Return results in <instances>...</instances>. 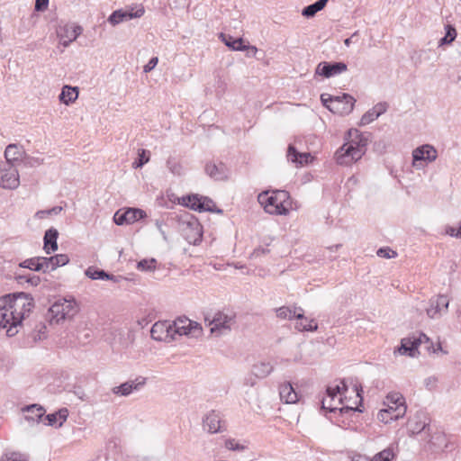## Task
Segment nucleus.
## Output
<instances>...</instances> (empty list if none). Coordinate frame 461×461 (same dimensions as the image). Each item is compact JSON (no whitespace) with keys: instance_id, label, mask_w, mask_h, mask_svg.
<instances>
[{"instance_id":"4468645a","label":"nucleus","mask_w":461,"mask_h":461,"mask_svg":"<svg viewBox=\"0 0 461 461\" xmlns=\"http://www.w3.org/2000/svg\"><path fill=\"white\" fill-rule=\"evenodd\" d=\"M147 378L139 376L135 380L127 381L122 383L119 386H115L112 389L113 393L121 396H128L133 391H138L145 385Z\"/></svg>"},{"instance_id":"6e6d98bb","label":"nucleus","mask_w":461,"mask_h":461,"mask_svg":"<svg viewBox=\"0 0 461 461\" xmlns=\"http://www.w3.org/2000/svg\"><path fill=\"white\" fill-rule=\"evenodd\" d=\"M225 447L226 448L230 450H243L244 447L235 441V439L230 438L225 441Z\"/></svg>"},{"instance_id":"9d476101","label":"nucleus","mask_w":461,"mask_h":461,"mask_svg":"<svg viewBox=\"0 0 461 461\" xmlns=\"http://www.w3.org/2000/svg\"><path fill=\"white\" fill-rule=\"evenodd\" d=\"M356 99L349 94L337 95L333 104H330L329 110L340 116L348 115L354 109Z\"/></svg>"},{"instance_id":"79ce46f5","label":"nucleus","mask_w":461,"mask_h":461,"mask_svg":"<svg viewBox=\"0 0 461 461\" xmlns=\"http://www.w3.org/2000/svg\"><path fill=\"white\" fill-rule=\"evenodd\" d=\"M445 30V36L442 37L438 41L439 46L450 44L452 41H455L456 37V31L454 26L447 24L446 25Z\"/></svg>"},{"instance_id":"c85d7f7f","label":"nucleus","mask_w":461,"mask_h":461,"mask_svg":"<svg viewBox=\"0 0 461 461\" xmlns=\"http://www.w3.org/2000/svg\"><path fill=\"white\" fill-rule=\"evenodd\" d=\"M221 422L220 413L215 411H212L203 420V426L207 428L209 432L216 433L221 430Z\"/></svg>"},{"instance_id":"7ed1b4c3","label":"nucleus","mask_w":461,"mask_h":461,"mask_svg":"<svg viewBox=\"0 0 461 461\" xmlns=\"http://www.w3.org/2000/svg\"><path fill=\"white\" fill-rule=\"evenodd\" d=\"M78 310L74 297L59 298L49 308L46 318L50 324H59L65 320L72 319Z\"/></svg>"},{"instance_id":"69168bd1","label":"nucleus","mask_w":461,"mask_h":461,"mask_svg":"<svg viewBox=\"0 0 461 461\" xmlns=\"http://www.w3.org/2000/svg\"><path fill=\"white\" fill-rule=\"evenodd\" d=\"M25 162L29 164L31 167L39 166L42 163V159L38 158H27Z\"/></svg>"},{"instance_id":"a18cd8bd","label":"nucleus","mask_w":461,"mask_h":461,"mask_svg":"<svg viewBox=\"0 0 461 461\" xmlns=\"http://www.w3.org/2000/svg\"><path fill=\"white\" fill-rule=\"evenodd\" d=\"M156 267L157 260L155 258H145L137 263V268L144 272L153 271Z\"/></svg>"},{"instance_id":"603ef678","label":"nucleus","mask_w":461,"mask_h":461,"mask_svg":"<svg viewBox=\"0 0 461 461\" xmlns=\"http://www.w3.org/2000/svg\"><path fill=\"white\" fill-rule=\"evenodd\" d=\"M391 411H392V410H390V409L389 410H381L377 415L378 420L384 423H388L390 420H395L394 414L389 417V415L391 414Z\"/></svg>"},{"instance_id":"ea45409f","label":"nucleus","mask_w":461,"mask_h":461,"mask_svg":"<svg viewBox=\"0 0 461 461\" xmlns=\"http://www.w3.org/2000/svg\"><path fill=\"white\" fill-rule=\"evenodd\" d=\"M57 34L60 40V44L63 45L65 48L68 47L69 44L75 41L71 39L69 24H66L62 27H59L57 31Z\"/></svg>"},{"instance_id":"49530a36","label":"nucleus","mask_w":461,"mask_h":461,"mask_svg":"<svg viewBox=\"0 0 461 461\" xmlns=\"http://www.w3.org/2000/svg\"><path fill=\"white\" fill-rule=\"evenodd\" d=\"M167 167L175 176H181L183 174V167L176 158H168L167 160Z\"/></svg>"},{"instance_id":"dca6fc26","label":"nucleus","mask_w":461,"mask_h":461,"mask_svg":"<svg viewBox=\"0 0 461 461\" xmlns=\"http://www.w3.org/2000/svg\"><path fill=\"white\" fill-rule=\"evenodd\" d=\"M150 336L158 341L167 340L168 338L174 339L173 330L170 322L158 321L151 327Z\"/></svg>"},{"instance_id":"58836bf2","label":"nucleus","mask_w":461,"mask_h":461,"mask_svg":"<svg viewBox=\"0 0 461 461\" xmlns=\"http://www.w3.org/2000/svg\"><path fill=\"white\" fill-rule=\"evenodd\" d=\"M415 341L419 343V347L422 344H425V348L429 352L432 350L433 353L437 352V350H442L441 345L438 343L437 348H434L433 343L430 341L429 338L422 333L420 332L418 336H413Z\"/></svg>"},{"instance_id":"4be33fe9","label":"nucleus","mask_w":461,"mask_h":461,"mask_svg":"<svg viewBox=\"0 0 461 461\" xmlns=\"http://www.w3.org/2000/svg\"><path fill=\"white\" fill-rule=\"evenodd\" d=\"M24 418L28 421L41 422L46 412L45 409L39 404H31L23 409Z\"/></svg>"},{"instance_id":"8fccbe9b","label":"nucleus","mask_w":461,"mask_h":461,"mask_svg":"<svg viewBox=\"0 0 461 461\" xmlns=\"http://www.w3.org/2000/svg\"><path fill=\"white\" fill-rule=\"evenodd\" d=\"M377 118H378L377 113H375V111L371 108L362 115V117L360 119L359 125L360 126L367 125L370 122L376 120Z\"/></svg>"},{"instance_id":"f3484780","label":"nucleus","mask_w":461,"mask_h":461,"mask_svg":"<svg viewBox=\"0 0 461 461\" xmlns=\"http://www.w3.org/2000/svg\"><path fill=\"white\" fill-rule=\"evenodd\" d=\"M205 172L210 177L218 181L225 180L229 176V168L222 162H219L217 164L212 162L207 163L205 166Z\"/></svg>"},{"instance_id":"cd10ccee","label":"nucleus","mask_w":461,"mask_h":461,"mask_svg":"<svg viewBox=\"0 0 461 461\" xmlns=\"http://www.w3.org/2000/svg\"><path fill=\"white\" fill-rule=\"evenodd\" d=\"M279 395L281 401L288 404L295 403L299 400L297 393L289 382L284 383L280 385Z\"/></svg>"},{"instance_id":"7c9ffc66","label":"nucleus","mask_w":461,"mask_h":461,"mask_svg":"<svg viewBox=\"0 0 461 461\" xmlns=\"http://www.w3.org/2000/svg\"><path fill=\"white\" fill-rule=\"evenodd\" d=\"M220 38L224 44L232 50H245L249 48L242 38H234L229 34L220 33Z\"/></svg>"},{"instance_id":"680f3d73","label":"nucleus","mask_w":461,"mask_h":461,"mask_svg":"<svg viewBox=\"0 0 461 461\" xmlns=\"http://www.w3.org/2000/svg\"><path fill=\"white\" fill-rule=\"evenodd\" d=\"M83 28L80 25H70L71 39L77 40V38L82 33Z\"/></svg>"},{"instance_id":"0e129e2a","label":"nucleus","mask_w":461,"mask_h":461,"mask_svg":"<svg viewBox=\"0 0 461 461\" xmlns=\"http://www.w3.org/2000/svg\"><path fill=\"white\" fill-rule=\"evenodd\" d=\"M26 283L31 284L32 286H37L41 283V278L39 276L29 274Z\"/></svg>"},{"instance_id":"bf43d9fd","label":"nucleus","mask_w":461,"mask_h":461,"mask_svg":"<svg viewBox=\"0 0 461 461\" xmlns=\"http://www.w3.org/2000/svg\"><path fill=\"white\" fill-rule=\"evenodd\" d=\"M158 62V57H152L149 62L143 67V71L149 73L155 68Z\"/></svg>"},{"instance_id":"9b49d317","label":"nucleus","mask_w":461,"mask_h":461,"mask_svg":"<svg viewBox=\"0 0 461 461\" xmlns=\"http://www.w3.org/2000/svg\"><path fill=\"white\" fill-rule=\"evenodd\" d=\"M348 70V66L342 61H321L315 68V75L321 76L325 78L335 77Z\"/></svg>"},{"instance_id":"f704fd0d","label":"nucleus","mask_w":461,"mask_h":461,"mask_svg":"<svg viewBox=\"0 0 461 461\" xmlns=\"http://www.w3.org/2000/svg\"><path fill=\"white\" fill-rule=\"evenodd\" d=\"M329 0H317L313 4H311L307 6H305L302 10V15L306 18H312L315 16V14L321 11L327 5Z\"/></svg>"},{"instance_id":"72a5a7b5","label":"nucleus","mask_w":461,"mask_h":461,"mask_svg":"<svg viewBox=\"0 0 461 461\" xmlns=\"http://www.w3.org/2000/svg\"><path fill=\"white\" fill-rule=\"evenodd\" d=\"M273 369L269 362H259L253 365L251 372L258 378H265L272 373Z\"/></svg>"},{"instance_id":"bb28decb","label":"nucleus","mask_w":461,"mask_h":461,"mask_svg":"<svg viewBox=\"0 0 461 461\" xmlns=\"http://www.w3.org/2000/svg\"><path fill=\"white\" fill-rule=\"evenodd\" d=\"M419 343H417L413 337L403 338L401 340V345L397 348V351L401 355H406L409 357H415L418 351Z\"/></svg>"},{"instance_id":"a211bd4d","label":"nucleus","mask_w":461,"mask_h":461,"mask_svg":"<svg viewBox=\"0 0 461 461\" xmlns=\"http://www.w3.org/2000/svg\"><path fill=\"white\" fill-rule=\"evenodd\" d=\"M286 157L288 161L300 166L308 165L313 158L311 153L299 152L292 144H290L287 148Z\"/></svg>"},{"instance_id":"13d9d810","label":"nucleus","mask_w":461,"mask_h":461,"mask_svg":"<svg viewBox=\"0 0 461 461\" xmlns=\"http://www.w3.org/2000/svg\"><path fill=\"white\" fill-rule=\"evenodd\" d=\"M335 98L336 96L331 95L330 94H321V101L322 104L328 109L330 107L329 105L333 104Z\"/></svg>"},{"instance_id":"09e8293b","label":"nucleus","mask_w":461,"mask_h":461,"mask_svg":"<svg viewBox=\"0 0 461 461\" xmlns=\"http://www.w3.org/2000/svg\"><path fill=\"white\" fill-rule=\"evenodd\" d=\"M127 213V210L122 211L119 210L115 212L113 216V221L117 225L130 224L129 216Z\"/></svg>"},{"instance_id":"3c124183","label":"nucleus","mask_w":461,"mask_h":461,"mask_svg":"<svg viewBox=\"0 0 461 461\" xmlns=\"http://www.w3.org/2000/svg\"><path fill=\"white\" fill-rule=\"evenodd\" d=\"M202 330L203 329L199 323L190 321V325L187 331L188 336L198 338L202 334Z\"/></svg>"},{"instance_id":"0eeeda50","label":"nucleus","mask_w":461,"mask_h":461,"mask_svg":"<svg viewBox=\"0 0 461 461\" xmlns=\"http://www.w3.org/2000/svg\"><path fill=\"white\" fill-rule=\"evenodd\" d=\"M182 201V204L185 206L200 212H210L220 214L223 212V211L217 208L213 201L207 196H202L199 194H188L186 196H183Z\"/></svg>"},{"instance_id":"c03bdc74","label":"nucleus","mask_w":461,"mask_h":461,"mask_svg":"<svg viewBox=\"0 0 461 461\" xmlns=\"http://www.w3.org/2000/svg\"><path fill=\"white\" fill-rule=\"evenodd\" d=\"M126 210H127V213L130 214L128 216L130 224H132V223L147 217L146 212L142 209L130 207V208H127Z\"/></svg>"},{"instance_id":"b1692460","label":"nucleus","mask_w":461,"mask_h":461,"mask_svg":"<svg viewBox=\"0 0 461 461\" xmlns=\"http://www.w3.org/2000/svg\"><path fill=\"white\" fill-rule=\"evenodd\" d=\"M387 400L395 405V407H390V410L394 413V419L398 420L402 417L406 412L405 401L402 395L399 393H390L387 395Z\"/></svg>"},{"instance_id":"4d7b16f0","label":"nucleus","mask_w":461,"mask_h":461,"mask_svg":"<svg viewBox=\"0 0 461 461\" xmlns=\"http://www.w3.org/2000/svg\"><path fill=\"white\" fill-rule=\"evenodd\" d=\"M372 109L375 113H377V116L379 117L387 111L388 104L385 102L378 103Z\"/></svg>"},{"instance_id":"473e14b6","label":"nucleus","mask_w":461,"mask_h":461,"mask_svg":"<svg viewBox=\"0 0 461 461\" xmlns=\"http://www.w3.org/2000/svg\"><path fill=\"white\" fill-rule=\"evenodd\" d=\"M78 88L77 86H64L59 95V100L65 104H69L77 100Z\"/></svg>"},{"instance_id":"1a4fd4ad","label":"nucleus","mask_w":461,"mask_h":461,"mask_svg":"<svg viewBox=\"0 0 461 461\" xmlns=\"http://www.w3.org/2000/svg\"><path fill=\"white\" fill-rule=\"evenodd\" d=\"M19 185V174L12 162L0 160V186L14 189Z\"/></svg>"},{"instance_id":"2eb2a0df","label":"nucleus","mask_w":461,"mask_h":461,"mask_svg":"<svg viewBox=\"0 0 461 461\" xmlns=\"http://www.w3.org/2000/svg\"><path fill=\"white\" fill-rule=\"evenodd\" d=\"M437 157V149L429 144L421 145L412 151L413 165L418 161L433 162Z\"/></svg>"},{"instance_id":"20e7f679","label":"nucleus","mask_w":461,"mask_h":461,"mask_svg":"<svg viewBox=\"0 0 461 461\" xmlns=\"http://www.w3.org/2000/svg\"><path fill=\"white\" fill-rule=\"evenodd\" d=\"M327 397L321 399V408L330 412H336L339 411V414H351L357 411L362 412L363 411L357 407L345 406L344 399L339 396L340 393V385L337 384L335 387H327Z\"/></svg>"},{"instance_id":"864d4df0","label":"nucleus","mask_w":461,"mask_h":461,"mask_svg":"<svg viewBox=\"0 0 461 461\" xmlns=\"http://www.w3.org/2000/svg\"><path fill=\"white\" fill-rule=\"evenodd\" d=\"M377 256L384 258H392L396 256V252L389 248H380L377 250Z\"/></svg>"},{"instance_id":"052dcab7","label":"nucleus","mask_w":461,"mask_h":461,"mask_svg":"<svg viewBox=\"0 0 461 461\" xmlns=\"http://www.w3.org/2000/svg\"><path fill=\"white\" fill-rule=\"evenodd\" d=\"M49 5V0H36L35 1V11L43 12L47 9Z\"/></svg>"},{"instance_id":"4c0bfd02","label":"nucleus","mask_w":461,"mask_h":461,"mask_svg":"<svg viewBox=\"0 0 461 461\" xmlns=\"http://www.w3.org/2000/svg\"><path fill=\"white\" fill-rule=\"evenodd\" d=\"M21 156V149L15 144H9L5 151V161L12 162L14 164V162H17L20 159Z\"/></svg>"},{"instance_id":"5701e85b","label":"nucleus","mask_w":461,"mask_h":461,"mask_svg":"<svg viewBox=\"0 0 461 461\" xmlns=\"http://www.w3.org/2000/svg\"><path fill=\"white\" fill-rule=\"evenodd\" d=\"M69 261L68 255L59 254L50 258L44 257V273L55 270L59 267L67 265Z\"/></svg>"},{"instance_id":"f8f14e48","label":"nucleus","mask_w":461,"mask_h":461,"mask_svg":"<svg viewBox=\"0 0 461 461\" xmlns=\"http://www.w3.org/2000/svg\"><path fill=\"white\" fill-rule=\"evenodd\" d=\"M408 429L411 434H420L429 431V419L423 411H418L408 421Z\"/></svg>"},{"instance_id":"f03ea898","label":"nucleus","mask_w":461,"mask_h":461,"mask_svg":"<svg viewBox=\"0 0 461 461\" xmlns=\"http://www.w3.org/2000/svg\"><path fill=\"white\" fill-rule=\"evenodd\" d=\"M258 203L266 212L275 215H286L292 206L290 194L285 190L263 191L258 195Z\"/></svg>"},{"instance_id":"f257e3e1","label":"nucleus","mask_w":461,"mask_h":461,"mask_svg":"<svg viewBox=\"0 0 461 461\" xmlns=\"http://www.w3.org/2000/svg\"><path fill=\"white\" fill-rule=\"evenodd\" d=\"M34 299L31 294L16 292L0 297V327L6 329V335L14 337L19 332V328L29 326L30 313L34 308Z\"/></svg>"},{"instance_id":"e433bc0d","label":"nucleus","mask_w":461,"mask_h":461,"mask_svg":"<svg viewBox=\"0 0 461 461\" xmlns=\"http://www.w3.org/2000/svg\"><path fill=\"white\" fill-rule=\"evenodd\" d=\"M190 325V320L186 317L177 318L173 323H171L173 334L187 335L188 328Z\"/></svg>"},{"instance_id":"423d86ee","label":"nucleus","mask_w":461,"mask_h":461,"mask_svg":"<svg viewBox=\"0 0 461 461\" xmlns=\"http://www.w3.org/2000/svg\"><path fill=\"white\" fill-rule=\"evenodd\" d=\"M366 140L359 138L357 141H349L340 147L335 156L336 161L339 165L348 166L355 161H357L365 154Z\"/></svg>"},{"instance_id":"ddd939ff","label":"nucleus","mask_w":461,"mask_h":461,"mask_svg":"<svg viewBox=\"0 0 461 461\" xmlns=\"http://www.w3.org/2000/svg\"><path fill=\"white\" fill-rule=\"evenodd\" d=\"M449 300L446 295H438L429 300V307L427 308V314L429 318L435 319L447 311Z\"/></svg>"},{"instance_id":"c9c22d12","label":"nucleus","mask_w":461,"mask_h":461,"mask_svg":"<svg viewBox=\"0 0 461 461\" xmlns=\"http://www.w3.org/2000/svg\"><path fill=\"white\" fill-rule=\"evenodd\" d=\"M429 443L434 447V450H442L447 447V437L443 432L437 431L432 434L429 439Z\"/></svg>"},{"instance_id":"412c9836","label":"nucleus","mask_w":461,"mask_h":461,"mask_svg":"<svg viewBox=\"0 0 461 461\" xmlns=\"http://www.w3.org/2000/svg\"><path fill=\"white\" fill-rule=\"evenodd\" d=\"M395 457L393 450L390 447L384 448V450L374 455L373 457L367 456L357 454L351 458V461H392Z\"/></svg>"},{"instance_id":"6e6552de","label":"nucleus","mask_w":461,"mask_h":461,"mask_svg":"<svg viewBox=\"0 0 461 461\" xmlns=\"http://www.w3.org/2000/svg\"><path fill=\"white\" fill-rule=\"evenodd\" d=\"M205 321H209L211 333L221 336L230 331L231 326L235 323V315L218 312L214 313L212 320L206 318Z\"/></svg>"},{"instance_id":"2f4dec72","label":"nucleus","mask_w":461,"mask_h":461,"mask_svg":"<svg viewBox=\"0 0 461 461\" xmlns=\"http://www.w3.org/2000/svg\"><path fill=\"white\" fill-rule=\"evenodd\" d=\"M20 267L44 273V257L27 258L19 264Z\"/></svg>"},{"instance_id":"5fc2aeb1","label":"nucleus","mask_w":461,"mask_h":461,"mask_svg":"<svg viewBox=\"0 0 461 461\" xmlns=\"http://www.w3.org/2000/svg\"><path fill=\"white\" fill-rule=\"evenodd\" d=\"M7 461H28V457L24 454L13 452L10 455H5Z\"/></svg>"},{"instance_id":"aec40b11","label":"nucleus","mask_w":461,"mask_h":461,"mask_svg":"<svg viewBox=\"0 0 461 461\" xmlns=\"http://www.w3.org/2000/svg\"><path fill=\"white\" fill-rule=\"evenodd\" d=\"M68 411L67 408H61L59 411L43 416L42 421L45 425L52 427H61L67 420Z\"/></svg>"},{"instance_id":"c756f323","label":"nucleus","mask_w":461,"mask_h":461,"mask_svg":"<svg viewBox=\"0 0 461 461\" xmlns=\"http://www.w3.org/2000/svg\"><path fill=\"white\" fill-rule=\"evenodd\" d=\"M276 316L279 319L285 320V319H293L295 318L297 320H304L305 317L303 315V310L302 308H299V312H296V308L293 310L292 308L288 306H282L277 309H276Z\"/></svg>"},{"instance_id":"de8ad7c7","label":"nucleus","mask_w":461,"mask_h":461,"mask_svg":"<svg viewBox=\"0 0 461 461\" xmlns=\"http://www.w3.org/2000/svg\"><path fill=\"white\" fill-rule=\"evenodd\" d=\"M62 210H63V207H61V206H54L50 209L38 211L35 213V217L39 218V219H44V218L53 215V214L57 215L59 213H60Z\"/></svg>"},{"instance_id":"37998d69","label":"nucleus","mask_w":461,"mask_h":461,"mask_svg":"<svg viewBox=\"0 0 461 461\" xmlns=\"http://www.w3.org/2000/svg\"><path fill=\"white\" fill-rule=\"evenodd\" d=\"M298 321L296 328L301 331H315L318 329V324L313 319L308 320L305 317L304 320Z\"/></svg>"},{"instance_id":"393cba45","label":"nucleus","mask_w":461,"mask_h":461,"mask_svg":"<svg viewBox=\"0 0 461 461\" xmlns=\"http://www.w3.org/2000/svg\"><path fill=\"white\" fill-rule=\"evenodd\" d=\"M58 237L59 231L55 228H50L45 231L43 237V249L47 254H51L58 249Z\"/></svg>"},{"instance_id":"e2e57ef3","label":"nucleus","mask_w":461,"mask_h":461,"mask_svg":"<svg viewBox=\"0 0 461 461\" xmlns=\"http://www.w3.org/2000/svg\"><path fill=\"white\" fill-rule=\"evenodd\" d=\"M269 251L270 250L267 248H261V247H259V248H257V249H254V251L251 254V257L255 258H259L261 256H264V255L269 253Z\"/></svg>"},{"instance_id":"a878e982","label":"nucleus","mask_w":461,"mask_h":461,"mask_svg":"<svg viewBox=\"0 0 461 461\" xmlns=\"http://www.w3.org/2000/svg\"><path fill=\"white\" fill-rule=\"evenodd\" d=\"M85 275L92 280H111L118 282L121 276H113L103 269H99L96 267L91 266L85 271Z\"/></svg>"},{"instance_id":"774afa93","label":"nucleus","mask_w":461,"mask_h":461,"mask_svg":"<svg viewBox=\"0 0 461 461\" xmlns=\"http://www.w3.org/2000/svg\"><path fill=\"white\" fill-rule=\"evenodd\" d=\"M456 231L457 230L452 226H447L446 227V234L451 236V237H456Z\"/></svg>"},{"instance_id":"a19ab883","label":"nucleus","mask_w":461,"mask_h":461,"mask_svg":"<svg viewBox=\"0 0 461 461\" xmlns=\"http://www.w3.org/2000/svg\"><path fill=\"white\" fill-rule=\"evenodd\" d=\"M149 158H150V152L147 149H140L138 150V158L132 163V167L134 168H140L146 163H148L149 161Z\"/></svg>"},{"instance_id":"338daca9","label":"nucleus","mask_w":461,"mask_h":461,"mask_svg":"<svg viewBox=\"0 0 461 461\" xmlns=\"http://www.w3.org/2000/svg\"><path fill=\"white\" fill-rule=\"evenodd\" d=\"M155 224H156V227L158 228V231L163 236L164 240H166L167 239L166 233H165L164 230L162 228L163 227V222L161 221H159V220H157Z\"/></svg>"},{"instance_id":"39448f33","label":"nucleus","mask_w":461,"mask_h":461,"mask_svg":"<svg viewBox=\"0 0 461 461\" xmlns=\"http://www.w3.org/2000/svg\"><path fill=\"white\" fill-rule=\"evenodd\" d=\"M183 237L189 244L198 245L203 239V226L191 213L185 212L178 216Z\"/></svg>"},{"instance_id":"6ab92c4d","label":"nucleus","mask_w":461,"mask_h":461,"mask_svg":"<svg viewBox=\"0 0 461 461\" xmlns=\"http://www.w3.org/2000/svg\"><path fill=\"white\" fill-rule=\"evenodd\" d=\"M143 14H144L143 8L138 9L135 13L122 11V10H116V11L113 12L111 14V15L108 17V22L113 25H116L123 21H128L132 18L141 17Z\"/></svg>"}]
</instances>
